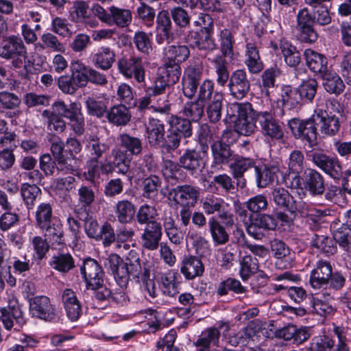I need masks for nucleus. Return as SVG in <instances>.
<instances>
[{"label": "nucleus", "mask_w": 351, "mask_h": 351, "mask_svg": "<svg viewBox=\"0 0 351 351\" xmlns=\"http://www.w3.org/2000/svg\"><path fill=\"white\" fill-rule=\"evenodd\" d=\"M313 19L308 8H303L298 11L295 29L296 37L301 43L312 44L317 40L318 34L314 27L315 23Z\"/></svg>", "instance_id": "1a4fd4ad"}, {"label": "nucleus", "mask_w": 351, "mask_h": 351, "mask_svg": "<svg viewBox=\"0 0 351 351\" xmlns=\"http://www.w3.org/2000/svg\"><path fill=\"white\" fill-rule=\"evenodd\" d=\"M320 78L322 80V86L328 93L337 96L343 92L345 84L339 75L332 69Z\"/></svg>", "instance_id": "8fccbe9b"}, {"label": "nucleus", "mask_w": 351, "mask_h": 351, "mask_svg": "<svg viewBox=\"0 0 351 351\" xmlns=\"http://www.w3.org/2000/svg\"><path fill=\"white\" fill-rule=\"evenodd\" d=\"M204 65L202 63H194L185 68L182 77V92L183 95L192 99H196L206 104L213 100L216 93H221L215 89L213 80L206 78L202 81Z\"/></svg>", "instance_id": "f257e3e1"}, {"label": "nucleus", "mask_w": 351, "mask_h": 351, "mask_svg": "<svg viewBox=\"0 0 351 351\" xmlns=\"http://www.w3.org/2000/svg\"><path fill=\"white\" fill-rule=\"evenodd\" d=\"M128 154L120 148H115L111 151L112 160H106L103 165L105 172L112 174L117 171L119 174L127 175L130 171L131 158Z\"/></svg>", "instance_id": "c85d7f7f"}, {"label": "nucleus", "mask_w": 351, "mask_h": 351, "mask_svg": "<svg viewBox=\"0 0 351 351\" xmlns=\"http://www.w3.org/2000/svg\"><path fill=\"white\" fill-rule=\"evenodd\" d=\"M312 162L334 180L342 176V167L336 157H331L321 152H314L311 155Z\"/></svg>", "instance_id": "b1692460"}, {"label": "nucleus", "mask_w": 351, "mask_h": 351, "mask_svg": "<svg viewBox=\"0 0 351 351\" xmlns=\"http://www.w3.org/2000/svg\"><path fill=\"white\" fill-rule=\"evenodd\" d=\"M165 62L162 68L172 73H177L176 77H180V64L190 56V50L186 45H169L164 49Z\"/></svg>", "instance_id": "ddd939ff"}, {"label": "nucleus", "mask_w": 351, "mask_h": 351, "mask_svg": "<svg viewBox=\"0 0 351 351\" xmlns=\"http://www.w3.org/2000/svg\"><path fill=\"white\" fill-rule=\"evenodd\" d=\"M28 301L29 313L32 317L51 323L60 321V313L49 297L36 295L29 298Z\"/></svg>", "instance_id": "0eeeda50"}, {"label": "nucleus", "mask_w": 351, "mask_h": 351, "mask_svg": "<svg viewBox=\"0 0 351 351\" xmlns=\"http://www.w3.org/2000/svg\"><path fill=\"white\" fill-rule=\"evenodd\" d=\"M21 104V98L16 93L8 90L0 91V112L4 113L5 117H16L19 112L18 110L16 113L15 110L20 107Z\"/></svg>", "instance_id": "4c0bfd02"}, {"label": "nucleus", "mask_w": 351, "mask_h": 351, "mask_svg": "<svg viewBox=\"0 0 351 351\" xmlns=\"http://www.w3.org/2000/svg\"><path fill=\"white\" fill-rule=\"evenodd\" d=\"M0 57L12 60V65L16 69L22 67L27 49L21 38L14 35L8 37L0 47Z\"/></svg>", "instance_id": "6e6552de"}, {"label": "nucleus", "mask_w": 351, "mask_h": 351, "mask_svg": "<svg viewBox=\"0 0 351 351\" xmlns=\"http://www.w3.org/2000/svg\"><path fill=\"white\" fill-rule=\"evenodd\" d=\"M315 114L319 130L324 137H332L339 132L341 125L338 117L320 108L315 109Z\"/></svg>", "instance_id": "393cba45"}, {"label": "nucleus", "mask_w": 351, "mask_h": 351, "mask_svg": "<svg viewBox=\"0 0 351 351\" xmlns=\"http://www.w3.org/2000/svg\"><path fill=\"white\" fill-rule=\"evenodd\" d=\"M65 144L59 137L51 141L50 150L53 158L58 162V169L62 174H72L77 170V165H72L73 157L68 156Z\"/></svg>", "instance_id": "412c9836"}, {"label": "nucleus", "mask_w": 351, "mask_h": 351, "mask_svg": "<svg viewBox=\"0 0 351 351\" xmlns=\"http://www.w3.org/2000/svg\"><path fill=\"white\" fill-rule=\"evenodd\" d=\"M232 162L230 165L232 175L237 181V186L241 189L246 187V180L244 178V173L250 169L256 167L254 158L249 157H243L236 155Z\"/></svg>", "instance_id": "2f4dec72"}, {"label": "nucleus", "mask_w": 351, "mask_h": 351, "mask_svg": "<svg viewBox=\"0 0 351 351\" xmlns=\"http://www.w3.org/2000/svg\"><path fill=\"white\" fill-rule=\"evenodd\" d=\"M337 243L335 236L330 237L326 235L314 234L311 240L312 247L320 252L330 256L337 252Z\"/></svg>", "instance_id": "4d7b16f0"}, {"label": "nucleus", "mask_w": 351, "mask_h": 351, "mask_svg": "<svg viewBox=\"0 0 351 351\" xmlns=\"http://www.w3.org/2000/svg\"><path fill=\"white\" fill-rule=\"evenodd\" d=\"M318 87V82L315 78L303 80L299 86L296 87L303 105L313 102L317 94Z\"/></svg>", "instance_id": "680f3d73"}, {"label": "nucleus", "mask_w": 351, "mask_h": 351, "mask_svg": "<svg viewBox=\"0 0 351 351\" xmlns=\"http://www.w3.org/2000/svg\"><path fill=\"white\" fill-rule=\"evenodd\" d=\"M223 96L221 93H216L213 100L208 101L206 112L208 121L217 123L221 118Z\"/></svg>", "instance_id": "338daca9"}, {"label": "nucleus", "mask_w": 351, "mask_h": 351, "mask_svg": "<svg viewBox=\"0 0 351 351\" xmlns=\"http://www.w3.org/2000/svg\"><path fill=\"white\" fill-rule=\"evenodd\" d=\"M204 156L200 149L186 148L180 153L178 160L183 169L193 176L201 173L204 169Z\"/></svg>", "instance_id": "aec40b11"}, {"label": "nucleus", "mask_w": 351, "mask_h": 351, "mask_svg": "<svg viewBox=\"0 0 351 351\" xmlns=\"http://www.w3.org/2000/svg\"><path fill=\"white\" fill-rule=\"evenodd\" d=\"M176 75L177 73H172L162 67L160 68L152 84L145 88V93L152 96L164 95L167 89L179 81L180 77H176Z\"/></svg>", "instance_id": "5701e85b"}, {"label": "nucleus", "mask_w": 351, "mask_h": 351, "mask_svg": "<svg viewBox=\"0 0 351 351\" xmlns=\"http://www.w3.org/2000/svg\"><path fill=\"white\" fill-rule=\"evenodd\" d=\"M64 107L66 105L63 101H56L51 106L52 110L46 109L42 112V119L49 131L62 133L65 130L66 123L63 118L66 112H61Z\"/></svg>", "instance_id": "4468645a"}, {"label": "nucleus", "mask_w": 351, "mask_h": 351, "mask_svg": "<svg viewBox=\"0 0 351 351\" xmlns=\"http://www.w3.org/2000/svg\"><path fill=\"white\" fill-rule=\"evenodd\" d=\"M162 173L165 179L171 184H176L183 180L184 173L179 160L176 162L171 159L162 161Z\"/></svg>", "instance_id": "09e8293b"}, {"label": "nucleus", "mask_w": 351, "mask_h": 351, "mask_svg": "<svg viewBox=\"0 0 351 351\" xmlns=\"http://www.w3.org/2000/svg\"><path fill=\"white\" fill-rule=\"evenodd\" d=\"M48 263L53 269L63 274L75 267V259L66 247L53 251Z\"/></svg>", "instance_id": "c756f323"}, {"label": "nucleus", "mask_w": 351, "mask_h": 351, "mask_svg": "<svg viewBox=\"0 0 351 351\" xmlns=\"http://www.w3.org/2000/svg\"><path fill=\"white\" fill-rule=\"evenodd\" d=\"M21 193L28 210L33 209L38 198L42 195L41 189L36 184L24 183L21 185Z\"/></svg>", "instance_id": "69168bd1"}, {"label": "nucleus", "mask_w": 351, "mask_h": 351, "mask_svg": "<svg viewBox=\"0 0 351 351\" xmlns=\"http://www.w3.org/2000/svg\"><path fill=\"white\" fill-rule=\"evenodd\" d=\"M205 110V104L195 99L187 101L183 106L180 113L184 118H188L191 123H198L202 118Z\"/></svg>", "instance_id": "bf43d9fd"}, {"label": "nucleus", "mask_w": 351, "mask_h": 351, "mask_svg": "<svg viewBox=\"0 0 351 351\" xmlns=\"http://www.w3.org/2000/svg\"><path fill=\"white\" fill-rule=\"evenodd\" d=\"M162 184L161 179L156 175H150L142 182V195L143 197L155 200L158 197L159 189Z\"/></svg>", "instance_id": "e2e57ef3"}, {"label": "nucleus", "mask_w": 351, "mask_h": 351, "mask_svg": "<svg viewBox=\"0 0 351 351\" xmlns=\"http://www.w3.org/2000/svg\"><path fill=\"white\" fill-rule=\"evenodd\" d=\"M304 157L300 150L291 152L288 160L289 173H285L282 177V182L292 189L301 188L302 183L300 173L304 169Z\"/></svg>", "instance_id": "9d476101"}, {"label": "nucleus", "mask_w": 351, "mask_h": 351, "mask_svg": "<svg viewBox=\"0 0 351 351\" xmlns=\"http://www.w3.org/2000/svg\"><path fill=\"white\" fill-rule=\"evenodd\" d=\"M230 95L236 99H243L250 91L251 83L245 69H238L231 73L228 84Z\"/></svg>", "instance_id": "a211bd4d"}, {"label": "nucleus", "mask_w": 351, "mask_h": 351, "mask_svg": "<svg viewBox=\"0 0 351 351\" xmlns=\"http://www.w3.org/2000/svg\"><path fill=\"white\" fill-rule=\"evenodd\" d=\"M138 254L130 250L125 261L117 254H111L106 259L104 266L110 271L121 287L126 286L130 277L139 281L145 270H150L145 263L141 265Z\"/></svg>", "instance_id": "f03ea898"}, {"label": "nucleus", "mask_w": 351, "mask_h": 351, "mask_svg": "<svg viewBox=\"0 0 351 351\" xmlns=\"http://www.w3.org/2000/svg\"><path fill=\"white\" fill-rule=\"evenodd\" d=\"M87 158L100 160L109 150V145L103 143L97 136H90L84 148Z\"/></svg>", "instance_id": "5fc2aeb1"}, {"label": "nucleus", "mask_w": 351, "mask_h": 351, "mask_svg": "<svg viewBox=\"0 0 351 351\" xmlns=\"http://www.w3.org/2000/svg\"><path fill=\"white\" fill-rule=\"evenodd\" d=\"M169 195L176 204L185 206H195L200 196V189L192 184L178 185L171 189Z\"/></svg>", "instance_id": "f3484780"}, {"label": "nucleus", "mask_w": 351, "mask_h": 351, "mask_svg": "<svg viewBox=\"0 0 351 351\" xmlns=\"http://www.w3.org/2000/svg\"><path fill=\"white\" fill-rule=\"evenodd\" d=\"M306 64L315 75L320 77L331 69L328 65V60L322 53H318L311 49H306L304 51Z\"/></svg>", "instance_id": "473e14b6"}, {"label": "nucleus", "mask_w": 351, "mask_h": 351, "mask_svg": "<svg viewBox=\"0 0 351 351\" xmlns=\"http://www.w3.org/2000/svg\"><path fill=\"white\" fill-rule=\"evenodd\" d=\"M156 40L158 44L161 45L165 42L168 44L175 39V34L173 32L171 17L169 12L166 10L158 12L156 21Z\"/></svg>", "instance_id": "cd10ccee"}, {"label": "nucleus", "mask_w": 351, "mask_h": 351, "mask_svg": "<svg viewBox=\"0 0 351 351\" xmlns=\"http://www.w3.org/2000/svg\"><path fill=\"white\" fill-rule=\"evenodd\" d=\"M282 74L280 68L276 64L265 69L261 76V88L263 93L267 97H270V88L276 86V79Z\"/></svg>", "instance_id": "052dcab7"}, {"label": "nucleus", "mask_w": 351, "mask_h": 351, "mask_svg": "<svg viewBox=\"0 0 351 351\" xmlns=\"http://www.w3.org/2000/svg\"><path fill=\"white\" fill-rule=\"evenodd\" d=\"M181 276L174 269H170L161 276V282L163 287V293L169 296L174 297L179 293Z\"/></svg>", "instance_id": "864d4df0"}, {"label": "nucleus", "mask_w": 351, "mask_h": 351, "mask_svg": "<svg viewBox=\"0 0 351 351\" xmlns=\"http://www.w3.org/2000/svg\"><path fill=\"white\" fill-rule=\"evenodd\" d=\"M34 218L35 226L38 229L60 219L53 215V206L49 202H42L38 205Z\"/></svg>", "instance_id": "603ef678"}, {"label": "nucleus", "mask_w": 351, "mask_h": 351, "mask_svg": "<svg viewBox=\"0 0 351 351\" xmlns=\"http://www.w3.org/2000/svg\"><path fill=\"white\" fill-rule=\"evenodd\" d=\"M244 64L249 73L254 75L260 73L265 68L258 43L248 39L245 40L244 47Z\"/></svg>", "instance_id": "a878e982"}, {"label": "nucleus", "mask_w": 351, "mask_h": 351, "mask_svg": "<svg viewBox=\"0 0 351 351\" xmlns=\"http://www.w3.org/2000/svg\"><path fill=\"white\" fill-rule=\"evenodd\" d=\"M61 302L68 319L71 322L78 320L82 314V307L76 293L71 289H65L61 294Z\"/></svg>", "instance_id": "f704fd0d"}, {"label": "nucleus", "mask_w": 351, "mask_h": 351, "mask_svg": "<svg viewBox=\"0 0 351 351\" xmlns=\"http://www.w3.org/2000/svg\"><path fill=\"white\" fill-rule=\"evenodd\" d=\"M61 112H66L64 118L69 121V125L73 132L81 136L85 131V121L83 113L82 112V105L80 102H71L66 107H64V110Z\"/></svg>", "instance_id": "72a5a7b5"}, {"label": "nucleus", "mask_w": 351, "mask_h": 351, "mask_svg": "<svg viewBox=\"0 0 351 351\" xmlns=\"http://www.w3.org/2000/svg\"><path fill=\"white\" fill-rule=\"evenodd\" d=\"M169 129L184 139L191 138L193 134L192 123L188 118L178 114H171L168 119Z\"/></svg>", "instance_id": "49530a36"}, {"label": "nucleus", "mask_w": 351, "mask_h": 351, "mask_svg": "<svg viewBox=\"0 0 351 351\" xmlns=\"http://www.w3.org/2000/svg\"><path fill=\"white\" fill-rule=\"evenodd\" d=\"M256 122L261 134L267 138L279 141L284 137V123L271 112L261 111L256 115Z\"/></svg>", "instance_id": "f8f14e48"}, {"label": "nucleus", "mask_w": 351, "mask_h": 351, "mask_svg": "<svg viewBox=\"0 0 351 351\" xmlns=\"http://www.w3.org/2000/svg\"><path fill=\"white\" fill-rule=\"evenodd\" d=\"M40 42L35 44L36 49L39 51L49 50L53 52L63 53L65 47L58 38L51 32L43 33L40 38Z\"/></svg>", "instance_id": "13d9d810"}, {"label": "nucleus", "mask_w": 351, "mask_h": 351, "mask_svg": "<svg viewBox=\"0 0 351 351\" xmlns=\"http://www.w3.org/2000/svg\"><path fill=\"white\" fill-rule=\"evenodd\" d=\"M117 221L121 224L130 223L134 219L136 208L134 203L127 199L117 201L114 206Z\"/></svg>", "instance_id": "37998d69"}, {"label": "nucleus", "mask_w": 351, "mask_h": 351, "mask_svg": "<svg viewBox=\"0 0 351 351\" xmlns=\"http://www.w3.org/2000/svg\"><path fill=\"white\" fill-rule=\"evenodd\" d=\"M276 336L285 341L299 346L306 341L311 337V328L308 326H298L295 324H288L278 329Z\"/></svg>", "instance_id": "7c9ffc66"}, {"label": "nucleus", "mask_w": 351, "mask_h": 351, "mask_svg": "<svg viewBox=\"0 0 351 351\" xmlns=\"http://www.w3.org/2000/svg\"><path fill=\"white\" fill-rule=\"evenodd\" d=\"M277 104L278 106L282 107L278 114L280 117H283L285 114V110H298L303 106L298 89L289 85H283L281 87Z\"/></svg>", "instance_id": "bb28decb"}, {"label": "nucleus", "mask_w": 351, "mask_h": 351, "mask_svg": "<svg viewBox=\"0 0 351 351\" xmlns=\"http://www.w3.org/2000/svg\"><path fill=\"white\" fill-rule=\"evenodd\" d=\"M114 51L108 46L99 47L91 55V60L94 66L102 71H108L112 68L116 60Z\"/></svg>", "instance_id": "58836bf2"}, {"label": "nucleus", "mask_w": 351, "mask_h": 351, "mask_svg": "<svg viewBox=\"0 0 351 351\" xmlns=\"http://www.w3.org/2000/svg\"><path fill=\"white\" fill-rule=\"evenodd\" d=\"M210 149L213 156V166L221 167L228 165L233 160L236 156L231 147L215 141L210 145Z\"/></svg>", "instance_id": "ea45409f"}, {"label": "nucleus", "mask_w": 351, "mask_h": 351, "mask_svg": "<svg viewBox=\"0 0 351 351\" xmlns=\"http://www.w3.org/2000/svg\"><path fill=\"white\" fill-rule=\"evenodd\" d=\"M247 288L242 285L240 280L234 278H227L218 283L216 287V295L218 298L226 296L229 294L240 295L246 293Z\"/></svg>", "instance_id": "a19ab883"}, {"label": "nucleus", "mask_w": 351, "mask_h": 351, "mask_svg": "<svg viewBox=\"0 0 351 351\" xmlns=\"http://www.w3.org/2000/svg\"><path fill=\"white\" fill-rule=\"evenodd\" d=\"M288 126L295 138L307 143L310 147L317 144L318 126L315 113L308 119L292 118Z\"/></svg>", "instance_id": "39448f33"}, {"label": "nucleus", "mask_w": 351, "mask_h": 351, "mask_svg": "<svg viewBox=\"0 0 351 351\" xmlns=\"http://www.w3.org/2000/svg\"><path fill=\"white\" fill-rule=\"evenodd\" d=\"M33 265L34 262L25 254L11 257L8 269L12 270L14 276L30 278L34 276L32 273Z\"/></svg>", "instance_id": "79ce46f5"}, {"label": "nucleus", "mask_w": 351, "mask_h": 351, "mask_svg": "<svg viewBox=\"0 0 351 351\" xmlns=\"http://www.w3.org/2000/svg\"><path fill=\"white\" fill-rule=\"evenodd\" d=\"M302 186L300 189H304L313 196L323 195L326 190L325 180L321 173L311 168L304 170L300 176Z\"/></svg>", "instance_id": "4be33fe9"}, {"label": "nucleus", "mask_w": 351, "mask_h": 351, "mask_svg": "<svg viewBox=\"0 0 351 351\" xmlns=\"http://www.w3.org/2000/svg\"><path fill=\"white\" fill-rule=\"evenodd\" d=\"M23 322V313L18 304L8 305L0 308V322L7 330H10L14 326V322Z\"/></svg>", "instance_id": "c03bdc74"}, {"label": "nucleus", "mask_w": 351, "mask_h": 351, "mask_svg": "<svg viewBox=\"0 0 351 351\" xmlns=\"http://www.w3.org/2000/svg\"><path fill=\"white\" fill-rule=\"evenodd\" d=\"M118 141L123 152L130 156H138L141 154L143 149L142 139L128 133L120 134Z\"/></svg>", "instance_id": "3c124183"}, {"label": "nucleus", "mask_w": 351, "mask_h": 351, "mask_svg": "<svg viewBox=\"0 0 351 351\" xmlns=\"http://www.w3.org/2000/svg\"><path fill=\"white\" fill-rule=\"evenodd\" d=\"M201 28L187 32L185 43L193 49L213 53L218 49L214 38V19L208 14L200 13Z\"/></svg>", "instance_id": "20e7f679"}, {"label": "nucleus", "mask_w": 351, "mask_h": 351, "mask_svg": "<svg viewBox=\"0 0 351 351\" xmlns=\"http://www.w3.org/2000/svg\"><path fill=\"white\" fill-rule=\"evenodd\" d=\"M211 62L213 64L216 74L217 84L221 87L228 86L231 73L228 70V63L226 58H223L222 56L216 55Z\"/></svg>", "instance_id": "6e6d98bb"}, {"label": "nucleus", "mask_w": 351, "mask_h": 351, "mask_svg": "<svg viewBox=\"0 0 351 351\" xmlns=\"http://www.w3.org/2000/svg\"><path fill=\"white\" fill-rule=\"evenodd\" d=\"M271 198L275 204L276 217L282 226H291L298 213L305 215L307 204L303 201H297L288 190L277 186L271 191Z\"/></svg>", "instance_id": "7ed1b4c3"}, {"label": "nucleus", "mask_w": 351, "mask_h": 351, "mask_svg": "<svg viewBox=\"0 0 351 351\" xmlns=\"http://www.w3.org/2000/svg\"><path fill=\"white\" fill-rule=\"evenodd\" d=\"M204 271V266L202 261L196 256L185 257L182 262L180 272L186 280H193L202 276Z\"/></svg>", "instance_id": "de8ad7c7"}, {"label": "nucleus", "mask_w": 351, "mask_h": 351, "mask_svg": "<svg viewBox=\"0 0 351 351\" xmlns=\"http://www.w3.org/2000/svg\"><path fill=\"white\" fill-rule=\"evenodd\" d=\"M220 337L219 330L215 327L208 328L202 332L195 343L196 346L202 347L198 351H210V346H217Z\"/></svg>", "instance_id": "774afa93"}, {"label": "nucleus", "mask_w": 351, "mask_h": 351, "mask_svg": "<svg viewBox=\"0 0 351 351\" xmlns=\"http://www.w3.org/2000/svg\"><path fill=\"white\" fill-rule=\"evenodd\" d=\"M332 266L330 261L319 259L316 261L313 269L310 272L309 285L311 287L318 291H323L328 288L329 277H331Z\"/></svg>", "instance_id": "dca6fc26"}, {"label": "nucleus", "mask_w": 351, "mask_h": 351, "mask_svg": "<svg viewBox=\"0 0 351 351\" xmlns=\"http://www.w3.org/2000/svg\"><path fill=\"white\" fill-rule=\"evenodd\" d=\"M130 108L124 104H117L107 110L105 117L108 121L115 126H124L131 119Z\"/></svg>", "instance_id": "a18cd8bd"}, {"label": "nucleus", "mask_w": 351, "mask_h": 351, "mask_svg": "<svg viewBox=\"0 0 351 351\" xmlns=\"http://www.w3.org/2000/svg\"><path fill=\"white\" fill-rule=\"evenodd\" d=\"M254 172L256 186L258 188H265L275 182L283 184L282 179L280 180L278 179V176L280 174L282 176L284 174L281 172L277 162L256 165Z\"/></svg>", "instance_id": "6ab92c4d"}, {"label": "nucleus", "mask_w": 351, "mask_h": 351, "mask_svg": "<svg viewBox=\"0 0 351 351\" xmlns=\"http://www.w3.org/2000/svg\"><path fill=\"white\" fill-rule=\"evenodd\" d=\"M145 127L146 138L149 146L158 149L166 134L164 122L158 119L150 117Z\"/></svg>", "instance_id": "e433bc0d"}, {"label": "nucleus", "mask_w": 351, "mask_h": 351, "mask_svg": "<svg viewBox=\"0 0 351 351\" xmlns=\"http://www.w3.org/2000/svg\"><path fill=\"white\" fill-rule=\"evenodd\" d=\"M80 272L87 289H96L103 285L104 272L96 260L85 258L80 267Z\"/></svg>", "instance_id": "2eb2a0df"}, {"label": "nucleus", "mask_w": 351, "mask_h": 351, "mask_svg": "<svg viewBox=\"0 0 351 351\" xmlns=\"http://www.w3.org/2000/svg\"><path fill=\"white\" fill-rule=\"evenodd\" d=\"M231 109L237 113V118L234 120V128L241 135L252 134L256 128V115L258 112L255 111L249 102L232 104Z\"/></svg>", "instance_id": "423d86ee"}, {"label": "nucleus", "mask_w": 351, "mask_h": 351, "mask_svg": "<svg viewBox=\"0 0 351 351\" xmlns=\"http://www.w3.org/2000/svg\"><path fill=\"white\" fill-rule=\"evenodd\" d=\"M162 235V228L160 222L153 221L145 226L141 234V245L143 248L154 251L158 249Z\"/></svg>", "instance_id": "c9c22d12"}, {"label": "nucleus", "mask_w": 351, "mask_h": 351, "mask_svg": "<svg viewBox=\"0 0 351 351\" xmlns=\"http://www.w3.org/2000/svg\"><path fill=\"white\" fill-rule=\"evenodd\" d=\"M208 227L213 242L216 245L226 244L229 240V234L217 217L213 216L208 219Z\"/></svg>", "instance_id": "0e129e2a"}, {"label": "nucleus", "mask_w": 351, "mask_h": 351, "mask_svg": "<svg viewBox=\"0 0 351 351\" xmlns=\"http://www.w3.org/2000/svg\"><path fill=\"white\" fill-rule=\"evenodd\" d=\"M119 72L126 79L134 78L136 82L142 83L145 80V71L142 58L138 56H124L117 62Z\"/></svg>", "instance_id": "9b49d317"}]
</instances>
